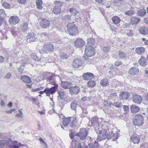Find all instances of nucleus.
I'll list each match as a JSON object with an SVG mask.
<instances>
[{
    "instance_id": "e433bc0d",
    "label": "nucleus",
    "mask_w": 148,
    "mask_h": 148,
    "mask_svg": "<svg viewBox=\"0 0 148 148\" xmlns=\"http://www.w3.org/2000/svg\"><path fill=\"white\" fill-rule=\"evenodd\" d=\"M71 119V118L68 117L64 119L63 121V124L64 126H66L69 123Z\"/></svg>"
},
{
    "instance_id": "c756f323",
    "label": "nucleus",
    "mask_w": 148,
    "mask_h": 148,
    "mask_svg": "<svg viewBox=\"0 0 148 148\" xmlns=\"http://www.w3.org/2000/svg\"><path fill=\"white\" fill-rule=\"evenodd\" d=\"M146 13V11L144 8L140 9L138 11L137 14L138 15L140 16H144Z\"/></svg>"
},
{
    "instance_id": "de8ad7c7",
    "label": "nucleus",
    "mask_w": 148,
    "mask_h": 148,
    "mask_svg": "<svg viewBox=\"0 0 148 148\" xmlns=\"http://www.w3.org/2000/svg\"><path fill=\"white\" fill-rule=\"evenodd\" d=\"M87 84L88 86L93 87L95 85V83L94 81L90 80L89 81Z\"/></svg>"
},
{
    "instance_id": "2eb2a0df",
    "label": "nucleus",
    "mask_w": 148,
    "mask_h": 148,
    "mask_svg": "<svg viewBox=\"0 0 148 148\" xmlns=\"http://www.w3.org/2000/svg\"><path fill=\"white\" fill-rule=\"evenodd\" d=\"M83 77L85 80H90L93 78L94 75L93 73H84L83 75Z\"/></svg>"
},
{
    "instance_id": "f257e3e1",
    "label": "nucleus",
    "mask_w": 148,
    "mask_h": 148,
    "mask_svg": "<svg viewBox=\"0 0 148 148\" xmlns=\"http://www.w3.org/2000/svg\"><path fill=\"white\" fill-rule=\"evenodd\" d=\"M67 31L70 35H75L78 31L77 27L73 23H69L67 25Z\"/></svg>"
},
{
    "instance_id": "412c9836",
    "label": "nucleus",
    "mask_w": 148,
    "mask_h": 148,
    "mask_svg": "<svg viewBox=\"0 0 148 148\" xmlns=\"http://www.w3.org/2000/svg\"><path fill=\"white\" fill-rule=\"evenodd\" d=\"M71 147L73 148H81V145L78 141L72 140L71 142Z\"/></svg>"
},
{
    "instance_id": "338daca9",
    "label": "nucleus",
    "mask_w": 148,
    "mask_h": 148,
    "mask_svg": "<svg viewBox=\"0 0 148 148\" xmlns=\"http://www.w3.org/2000/svg\"><path fill=\"white\" fill-rule=\"evenodd\" d=\"M122 62L119 61H117L115 62V65L116 66H118L122 64Z\"/></svg>"
},
{
    "instance_id": "680f3d73",
    "label": "nucleus",
    "mask_w": 148,
    "mask_h": 148,
    "mask_svg": "<svg viewBox=\"0 0 148 148\" xmlns=\"http://www.w3.org/2000/svg\"><path fill=\"white\" fill-rule=\"evenodd\" d=\"M0 15H2L3 16H6L5 11L3 9H0Z\"/></svg>"
},
{
    "instance_id": "bf43d9fd",
    "label": "nucleus",
    "mask_w": 148,
    "mask_h": 148,
    "mask_svg": "<svg viewBox=\"0 0 148 148\" xmlns=\"http://www.w3.org/2000/svg\"><path fill=\"white\" fill-rule=\"evenodd\" d=\"M19 146L18 145H12L10 146H8L6 148H18Z\"/></svg>"
},
{
    "instance_id": "f03ea898",
    "label": "nucleus",
    "mask_w": 148,
    "mask_h": 148,
    "mask_svg": "<svg viewBox=\"0 0 148 148\" xmlns=\"http://www.w3.org/2000/svg\"><path fill=\"white\" fill-rule=\"evenodd\" d=\"M85 52L87 57L92 56L95 53V48L94 45L90 44L86 45Z\"/></svg>"
},
{
    "instance_id": "a18cd8bd",
    "label": "nucleus",
    "mask_w": 148,
    "mask_h": 148,
    "mask_svg": "<svg viewBox=\"0 0 148 148\" xmlns=\"http://www.w3.org/2000/svg\"><path fill=\"white\" fill-rule=\"evenodd\" d=\"M77 123V119L76 118H74L73 119L71 122L70 124V126L71 127H73L76 126Z\"/></svg>"
},
{
    "instance_id": "7ed1b4c3",
    "label": "nucleus",
    "mask_w": 148,
    "mask_h": 148,
    "mask_svg": "<svg viewBox=\"0 0 148 148\" xmlns=\"http://www.w3.org/2000/svg\"><path fill=\"white\" fill-rule=\"evenodd\" d=\"M143 117L140 114H137L134 118L133 123L136 126H141L143 123Z\"/></svg>"
},
{
    "instance_id": "9d476101",
    "label": "nucleus",
    "mask_w": 148,
    "mask_h": 148,
    "mask_svg": "<svg viewBox=\"0 0 148 148\" xmlns=\"http://www.w3.org/2000/svg\"><path fill=\"white\" fill-rule=\"evenodd\" d=\"M40 25L42 28H47L50 26V23L49 20L43 19L41 20Z\"/></svg>"
},
{
    "instance_id": "b1692460",
    "label": "nucleus",
    "mask_w": 148,
    "mask_h": 148,
    "mask_svg": "<svg viewBox=\"0 0 148 148\" xmlns=\"http://www.w3.org/2000/svg\"><path fill=\"white\" fill-rule=\"evenodd\" d=\"M41 55L40 53L36 54L32 53L31 54V58L34 60L36 61H39L41 60Z\"/></svg>"
},
{
    "instance_id": "423d86ee",
    "label": "nucleus",
    "mask_w": 148,
    "mask_h": 148,
    "mask_svg": "<svg viewBox=\"0 0 148 148\" xmlns=\"http://www.w3.org/2000/svg\"><path fill=\"white\" fill-rule=\"evenodd\" d=\"M76 135L81 140H84L87 135V130L85 128L81 129L79 132L77 133Z\"/></svg>"
},
{
    "instance_id": "f3484780",
    "label": "nucleus",
    "mask_w": 148,
    "mask_h": 148,
    "mask_svg": "<svg viewBox=\"0 0 148 148\" xmlns=\"http://www.w3.org/2000/svg\"><path fill=\"white\" fill-rule=\"evenodd\" d=\"M98 118L97 116H94L91 119L90 121L91 124V126H94L98 127L99 126L100 123L98 121Z\"/></svg>"
},
{
    "instance_id": "cd10ccee",
    "label": "nucleus",
    "mask_w": 148,
    "mask_h": 148,
    "mask_svg": "<svg viewBox=\"0 0 148 148\" xmlns=\"http://www.w3.org/2000/svg\"><path fill=\"white\" fill-rule=\"evenodd\" d=\"M139 62L140 65L143 66H145L147 64L146 59L145 58L142 56L139 59Z\"/></svg>"
},
{
    "instance_id": "79ce46f5",
    "label": "nucleus",
    "mask_w": 148,
    "mask_h": 148,
    "mask_svg": "<svg viewBox=\"0 0 148 148\" xmlns=\"http://www.w3.org/2000/svg\"><path fill=\"white\" fill-rule=\"evenodd\" d=\"M101 49L104 53L107 54L110 50V46H104Z\"/></svg>"
},
{
    "instance_id": "7c9ffc66",
    "label": "nucleus",
    "mask_w": 148,
    "mask_h": 148,
    "mask_svg": "<svg viewBox=\"0 0 148 148\" xmlns=\"http://www.w3.org/2000/svg\"><path fill=\"white\" fill-rule=\"evenodd\" d=\"M28 22H24V23L22 25L21 27V29L23 32H26L28 29Z\"/></svg>"
},
{
    "instance_id": "a19ab883",
    "label": "nucleus",
    "mask_w": 148,
    "mask_h": 148,
    "mask_svg": "<svg viewBox=\"0 0 148 148\" xmlns=\"http://www.w3.org/2000/svg\"><path fill=\"white\" fill-rule=\"evenodd\" d=\"M12 141L10 140V141L6 140H2L0 141V147L4 145H8V143H11Z\"/></svg>"
},
{
    "instance_id": "39448f33",
    "label": "nucleus",
    "mask_w": 148,
    "mask_h": 148,
    "mask_svg": "<svg viewBox=\"0 0 148 148\" xmlns=\"http://www.w3.org/2000/svg\"><path fill=\"white\" fill-rule=\"evenodd\" d=\"M106 133L107 131L105 129L99 131L97 140L98 141H101L107 138H108V135H107Z\"/></svg>"
},
{
    "instance_id": "a878e982",
    "label": "nucleus",
    "mask_w": 148,
    "mask_h": 148,
    "mask_svg": "<svg viewBox=\"0 0 148 148\" xmlns=\"http://www.w3.org/2000/svg\"><path fill=\"white\" fill-rule=\"evenodd\" d=\"M138 69L136 68H131L129 70V73L131 75H133L138 73Z\"/></svg>"
},
{
    "instance_id": "3c124183",
    "label": "nucleus",
    "mask_w": 148,
    "mask_h": 148,
    "mask_svg": "<svg viewBox=\"0 0 148 148\" xmlns=\"http://www.w3.org/2000/svg\"><path fill=\"white\" fill-rule=\"evenodd\" d=\"M71 17V15H67L63 16L62 18L63 20H64L66 21H68L69 20H70Z\"/></svg>"
},
{
    "instance_id": "4c0bfd02",
    "label": "nucleus",
    "mask_w": 148,
    "mask_h": 148,
    "mask_svg": "<svg viewBox=\"0 0 148 148\" xmlns=\"http://www.w3.org/2000/svg\"><path fill=\"white\" fill-rule=\"evenodd\" d=\"M36 3L37 5V8L40 10L42 9V0H37L36 1Z\"/></svg>"
},
{
    "instance_id": "0e129e2a",
    "label": "nucleus",
    "mask_w": 148,
    "mask_h": 148,
    "mask_svg": "<svg viewBox=\"0 0 148 148\" xmlns=\"http://www.w3.org/2000/svg\"><path fill=\"white\" fill-rule=\"evenodd\" d=\"M11 76V73H8L5 77V78L7 79H10Z\"/></svg>"
},
{
    "instance_id": "5701e85b",
    "label": "nucleus",
    "mask_w": 148,
    "mask_h": 148,
    "mask_svg": "<svg viewBox=\"0 0 148 148\" xmlns=\"http://www.w3.org/2000/svg\"><path fill=\"white\" fill-rule=\"evenodd\" d=\"M131 110L132 113L135 114L139 111L140 108L138 106L132 105L131 106Z\"/></svg>"
},
{
    "instance_id": "393cba45",
    "label": "nucleus",
    "mask_w": 148,
    "mask_h": 148,
    "mask_svg": "<svg viewBox=\"0 0 148 148\" xmlns=\"http://www.w3.org/2000/svg\"><path fill=\"white\" fill-rule=\"evenodd\" d=\"M50 89H49V88H46L44 91L41 90L39 92V93L40 94H42L44 93H45L46 94L47 96H49L50 94H53L51 92L50 90Z\"/></svg>"
},
{
    "instance_id": "774afa93",
    "label": "nucleus",
    "mask_w": 148,
    "mask_h": 148,
    "mask_svg": "<svg viewBox=\"0 0 148 148\" xmlns=\"http://www.w3.org/2000/svg\"><path fill=\"white\" fill-rule=\"evenodd\" d=\"M15 109H13L10 110H9L6 111H5V112L7 114H11V113L13 111H15Z\"/></svg>"
},
{
    "instance_id": "69168bd1",
    "label": "nucleus",
    "mask_w": 148,
    "mask_h": 148,
    "mask_svg": "<svg viewBox=\"0 0 148 148\" xmlns=\"http://www.w3.org/2000/svg\"><path fill=\"white\" fill-rule=\"evenodd\" d=\"M114 2L119 5H120L121 4L122 2V0H114Z\"/></svg>"
},
{
    "instance_id": "6e6d98bb",
    "label": "nucleus",
    "mask_w": 148,
    "mask_h": 148,
    "mask_svg": "<svg viewBox=\"0 0 148 148\" xmlns=\"http://www.w3.org/2000/svg\"><path fill=\"white\" fill-rule=\"evenodd\" d=\"M60 57L62 59H66L68 58V56L66 53H63L60 55Z\"/></svg>"
},
{
    "instance_id": "f8f14e48",
    "label": "nucleus",
    "mask_w": 148,
    "mask_h": 148,
    "mask_svg": "<svg viewBox=\"0 0 148 148\" xmlns=\"http://www.w3.org/2000/svg\"><path fill=\"white\" fill-rule=\"evenodd\" d=\"M19 20L17 16H11L9 18V22L11 24L16 25L19 23Z\"/></svg>"
},
{
    "instance_id": "8fccbe9b",
    "label": "nucleus",
    "mask_w": 148,
    "mask_h": 148,
    "mask_svg": "<svg viewBox=\"0 0 148 148\" xmlns=\"http://www.w3.org/2000/svg\"><path fill=\"white\" fill-rule=\"evenodd\" d=\"M69 11L70 12L72 13V14L74 16L76 15L77 13V10L73 8H70Z\"/></svg>"
},
{
    "instance_id": "2f4dec72",
    "label": "nucleus",
    "mask_w": 148,
    "mask_h": 148,
    "mask_svg": "<svg viewBox=\"0 0 148 148\" xmlns=\"http://www.w3.org/2000/svg\"><path fill=\"white\" fill-rule=\"evenodd\" d=\"M136 51L137 54L141 55L145 52V49L143 47H137L136 49Z\"/></svg>"
},
{
    "instance_id": "4468645a",
    "label": "nucleus",
    "mask_w": 148,
    "mask_h": 148,
    "mask_svg": "<svg viewBox=\"0 0 148 148\" xmlns=\"http://www.w3.org/2000/svg\"><path fill=\"white\" fill-rule=\"evenodd\" d=\"M82 64V62L81 60L78 59H75L73 62V66L75 68L80 67Z\"/></svg>"
},
{
    "instance_id": "72a5a7b5",
    "label": "nucleus",
    "mask_w": 148,
    "mask_h": 148,
    "mask_svg": "<svg viewBox=\"0 0 148 148\" xmlns=\"http://www.w3.org/2000/svg\"><path fill=\"white\" fill-rule=\"evenodd\" d=\"M140 19L136 17H133L131 18V23L132 24H137Z\"/></svg>"
},
{
    "instance_id": "49530a36",
    "label": "nucleus",
    "mask_w": 148,
    "mask_h": 148,
    "mask_svg": "<svg viewBox=\"0 0 148 148\" xmlns=\"http://www.w3.org/2000/svg\"><path fill=\"white\" fill-rule=\"evenodd\" d=\"M59 95V98H60L61 100L63 99L64 97V93L63 91H58Z\"/></svg>"
},
{
    "instance_id": "c9c22d12",
    "label": "nucleus",
    "mask_w": 148,
    "mask_h": 148,
    "mask_svg": "<svg viewBox=\"0 0 148 148\" xmlns=\"http://www.w3.org/2000/svg\"><path fill=\"white\" fill-rule=\"evenodd\" d=\"M78 102L75 100L73 101L71 104V109L75 110L77 106Z\"/></svg>"
},
{
    "instance_id": "bb28decb",
    "label": "nucleus",
    "mask_w": 148,
    "mask_h": 148,
    "mask_svg": "<svg viewBox=\"0 0 148 148\" xmlns=\"http://www.w3.org/2000/svg\"><path fill=\"white\" fill-rule=\"evenodd\" d=\"M139 31L140 33L143 35L147 34H148V28L145 26H143L141 27Z\"/></svg>"
},
{
    "instance_id": "f704fd0d",
    "label": "nucleus",
    "mask_w": 148,
    "mask_h": 148,
    "mask_svg": "<svg viewBox=\"0 0 148 148\" xmlns=\"http://www.w3.org/2000/svg\"><path fill=\"white\" fill-rule=\"evenodd\" d=\"M88 148H99V145L98 142L96 141L95 142L91 144H89Z\"/></svg>"
},
{
    "instance_id": "9b49d317",
    "label": "nucleus",
    "mask_w": 148,
    "mask_h": 148,
    "mask_svg": "<svg viewBox=\"0 0 148 148\" xmlns=\"http://www.w3.org/2000/svg\"><path fill=\"white\" fill-rule=\"evenodd\" d=\"M75 45L77 47H82L85 45V42L82 39L77 38L75 40Z\"/></svg>"
},
{
    "instance_id": "864d4df0",
    "label": "nucleus",
    "mask_w": 148,
    "mask_h": 148,
    "mask_svg": "<svg viewBox=\"0 0 148 148\" xmlns=\"http://www.w3.org/2000/svg\"><path fill=\"white\" fill-rule=\"evenodd\" d=\"M125 14L128 16H132L134 14V12L132 10H127L125 12Z\"/></svg>"
},
{
    "instance_id": "1a4fd4ad",
    "label": "nucleus",
    "mask_w": 148,
    "mask_h": 148,
    "mask_svg": "<svg viewBox=\"0 0 148 148\" xmlns=\"http://www.w3.org/2000/svg\"><path fill=\"white\" fill-rule=\"evenodd\" d=\"M119 137L118 133L116 132L114 133L112 132L108 134V139H112L113 141L116 140Z\"/></svg>"
},
{
    "instance_id": "603ef678",
    "label": "nucleus",
    "mask_w": 148,
    "mask_h": 148,
    "mask_svg": "<svg viewBox=\"0 0 148 148\" xmlns=\"http://www.w3.org/2000/svg\"><path fill=\"white\" fill-rule=\"evenodd\" d=\"M87 42L90 43V44L94 45H93L95 42V40L93 38H91L88 39Z\"/></svg>"
},
{
    "instance_id": "6e6552de",
    "label": "nucleus",
    "mask_w": 148,
    "mask_h": 148,
    "mask_svg": "<svg viewBox=\"0 0 148 148\" xmlns=\"http://www.w3.org/2000/svg\"><path fill=\"white\" fill-rule=\"evenodd\" d=\"M79 90L80 88L77 86H71L69 89L70 93L72 95H77L79 93Z\"/></svg>"
},
{
    "instance_id": "ea45409f",
    "label": "nucleus",
    "mask_w": 148,
    "mask_h": 148,
    "mask_svg": "<svg viewBox=\"0 0 148 148\" xmlns=\"http://www.w3.org/2000/svg\"><path fill=\"white\" fill-rule=\"evenodd\" d=\"M53 12L56 14H60L61 12L60 8L58 6L55 7L54 8Z\"/></svg>"
},
{
    "instance_id": "6ab92c4d",
    "label": "nucleus",
    "mask_w": 148,
    "mask_h": 148,
    "mask_svg": "<svg viewBox=\"0 0 148 148\" xmlns=\"http://www.w3.org/2000/svg\"><path fill=\"white\" fill-rule=\"evenodd\" d=\"M20 79L23 82L27 84H30L32 82L30 78L27 75L22 76Z\"/></svg>"
},
{
    "instance_id": "5fc2aeb1",
    "label": "nucleus",
    "mask_w": 148,
    "mask_h": 148,
    "mask_svg": "<svg viewBox=\"0 0 148 148\" xmlns=\"http://www.w3.org/2000/svg\"><path fill=\"white\" fill-rule=\"evenodd\" d=\"M116 93H112L110 94V99H112L113 101H115L116 97Z\"/></svg>"
},
{
    "instance_id": "4d7b16f0",
    "label": "nucleus",
    "mask_w": 148,
    "mask_h": 148,
    "mask_svg": "<svg viewBox=\"0 0 148 148\" xmlns=\"http://www.w3.org/2000/svg\"><path fill=\"white\" fill-rule=\"evenodd\" d=\"M134 34V31L132 30L128 31L126 33V34L129 36H133Z\"/></svg>"
},
{
    "instance_id": "052dcab7",
    "label": "nucleus",
    "mask_w": 148,
    "mask_h": 148,
    "mask_svg": "<svg viewBox=\"0 0 148 148\" xmlns=\"http://www.w3.org/2000/svg\"><path fill=\"white\" fill-rule=\"evenodd\" d=\"M18 2L20 4H25L26 3V0H17Z\"/></svg>"
},
{
    "instance_id": "473e14b6",
    "label": "nucleus",
    "mask_w": 148,
    "mask_h": 148,
    "mask_svg": "<svg viewBox=\"0 0 148 148\" xmlns=\"http://www.w3.org/2000/svg\"><path fill=\"white\" fill-rule=\"evenodd\" d=\"M113 22L115 24H117L119 23L121 21L120 19L116 16H114L112 18Z\"/></svg>"
},
{
    "instance_id": "37998d69",
    "label": "nucleus",
    "mask_w": 148,
    "mask_h": 148,
    "mask_svg": "<svg viewBox=\"0 0 148 148\" xmlns=\"http://www.w3.org/2000/svg\"><path fill=\"white\" fill-rule=\"evenodd\" d=\"M119 56L118 58L119 59L125 58H126V54L123 52L121 51H120L119 52Z\"/></svg>"
},
{
    "instance_id": "e2e57ef3",
    "label": "nucleus",
    "mask_w": 148,
    "mask_h": 148,
    "mask_svg": "<svg viewBox=\"0 0 148 148\" xmlns=\"http://www.w3.org/2000/svg\"><path fill=\"white\" fill-rule=\"evenodd\" d=\"M114 71V73H115V75L116 74V73L118 71V68L116 67L113 66L112 67V69L111 71Z\"/></svg>"
},
{
    "instance_id": "dca6fc26",
    "label": "nucleus",
    "mask_w": 148,
    "mask_h": 148,
    "mask_svg": "<svg viewBox=\"0 0 148 148\" xmlns=\"http://www.w3.org/2000/svg\"><path fill=\"white\" fill-rule=\"evenodd\" d=\"M132 100L135 103L139 104L141 102L142 99L140 95H135L133 96Z\"/></svg>"
},
{
    "instance_id": "a211bd4d",
    "label": "nucleus",
    "mask_w": 148,
    "mask_h": 148,
    "mask_svg": "<svg viewBox=\"0 0 148 148\" xmlns=\"http://www.w3.org/2000/svg\"><path fill=\"white\" fill-rule=\"evenodd\" d=\"M35 34L33 33H29L27 38V41L29 42H34L36 40Z\"/></svg>"
},
{
    "instance_id": "13d9d810",
    "label": "nucleus",
    "mask_w": 148,
    "mask_h": 148,
    "mask_svg": "<svg viewBox=\"0 0 148 148\" xmlns=\"http://www.w3.org/2000/svg\"><path fill=\"white\" fill-rule=\"evenodd\" d=\"M25 64H23L22 65H21L20 67L18 68V70L20 72H22L24 68Z\"/></svg>"
},
{
    "instance_id": "c03bdc74",
    "label": "nucleus",
    "mask_w": 148,
    "mask_h": 148,
    "mask_svg": "<svg viewBox=\"0 0 148 148\" xmlns=\"http://www.w3.org/2000/svg\"><path fill=\"white\" fill-rule=\"evenodd\" d=\"M19 113L16 114L15 115L16 117L18 118H22L23 117V114L20 109L18 110Z\"/></svg>"
},
{
    "instance_id": "0eeeda50",
    "label": "nucleus",
    "mask_w": 148,
    "mask_h": 148,
    "mask_svg": "<svg viewBox=\"0 0 148 148\" xmlns=\"http://www.w3.org/2000/svg\"><path fill=\"white\" fill-rule=\"evenodd\" d=\"M43 49L45 51V52H47V51L52 52L53 50V46L51 43L47 42L44 44Z\"/></svg>"
},
{
    "instance_id": "20e7f679",
    "label": "nucleus",
    "mask_w": 148,
    "mask_h": 148,
    "mask_svg": "<svg viewBox=\"0 0 148 148\" xmlns=\"http://www.w3.org/2000/svg\"><path fill=\"white\" fill-rule=\"evenodd\" d=\"M50 82L51 84L54 86L51 87V88H49L50 89V90L51 92L54 94L58 89V85L56 83V81L54 78V77H51L50 79Z\"/></svg>"
},
{
    "instance_id": "aec40b11",
    "label": "nucleus",
    "mask_w": 148,
    "mask_h": 148,
    "mask_svg": "<svg viewBox=\"0 0 148 148\" xmlns=\"http://www.w3.org/2000/svg\"><path fill=\"white\" fill-rule=\"evenodd\" d=\"M131 139L134 144H138L140 140V138L138 135H133L131 137Z\"/></svg>"
},
{
    "instance_id": "4be33fe9",
    "label": "nucleus",
    "mask_w": 148,
    "mask_h": 148,
    "mask_svg": "<svg viewBox=\"0 0 148 148\" xmlns=\"http://www.w3.org/2000/svg\"><path fill=\"white\" fill-rule=\"evenodd\" d=\"M61 86L65 89L70 88L72 86L71 83L67 81H62L61 84Z\"/></svg>"
},
{
    "instance_id": "09e8293b",
    "label": "nucleus",
    "mask_w": 148,
    "mask_h": 148,
    "mask_svg": "<svg viewBox=\"0 0 148 148\" xmlns=\"http://www.w3.org/2000/svg\"><path fill=\"white\" fill-rule=\"evenodd\" d=\"M2 5V6L5 8H8L10 7V4L5 1L3 2Z\"/></svg>"
},
{
    "instance_id": "c85d7f7f",
    "label": "nucleus",
    "mask_w": 148,
    "mask_h": 148,
    "mask_svg": "<svg viewBox=\"0 0 148 148\" xmlns=\"http://www.w3.org/2000/svg\"><path fill=\"white\" fill-rule=\"evenodd\" d=\"M101 85L105 87L109 85V82L108 79L107 78H104L101 80Z\"/></svg>"
},
{
    "instance_id": "ddd939ff",
    "label": "nucleus",
    "mask_w": 148,
    "mask_h": 148,
    "mask_svg": "<svg viewBox=\"0 0 148 148\" xmlns=\"http://www.w3.org/2000/svg\"><path fill=\"white\" fill-rule=\"evenodd\" d=\"M130 94L127 91H121L119 94L120 98L122 99L126 100L129 97Z\"/></svg>"
},
{
    "instance_id": "58836bf2",
    "label": "nucleus",
    "mask_w": 148,
    "mask_h": 148,
    "mask_svg": "<svg viewBox=\"0 0 148 148\" xmlns=\"http://www.w3.org/2000/svg\"><path fill=\"white\" fill-rule=\"evenodd\" d=\"M111 104L117 108H120L122 105L120 100L112 102L111 103Z\"/></svg>"
}]
</instances>
